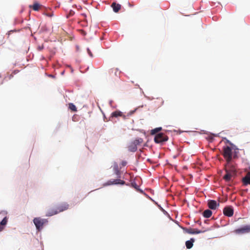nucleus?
<instances>
[{
  "label": "nucleus",
  "instance_id": "obj_1",
  "mask_svg": "<svg viewBox=\"0 0 250 250\" xmlns=\"http://www.w3.org/2000/svg\"><path fill=\"white\" fill-rule=\"evenodd\" d=\"M69 205L67 203H63L56 208L49 209L46 213V216H51L59 212L67 210L69 208Z\"/></svg>",
  "mask_w": 250,
  "mask_h": 250
},
{
  "label": "nucleus",
  "instance_id": "obj_2",
  "mask_svg": "<svg viewBox=\"0 0 250 250\" xmlns=\"http://www.w3.org/2000/svg\"><path fill=\"white\" fill-rule=\"evenodd\" d=\"M143 142V139L141 138H136L132 141L128 145L127 148L130 152H134L137 150V146L140 145Z\"/></svg>",
  "mask_w": 250,
  "mask_h": 250
},
{
  "label": "nucleus",
  "instance_id": "obj_3",
  "mask_svg": "<svg viewBox=\"0 0 250 250\" xmlns=\"http://www.w3.org/2000/svg\"><path fill=\"white\" fill-rule=\"evenodd\" d=\"M223 155L229 164L232 159V148L229 146H224L223 148Z\"/></svg>",
  "mask_w": 250,
  "mask_h": 250
},
{
  "label": "nucleus",
  "instance_id": "obj_4",
  "mask_svg": "<svg viewBox=\"0 0 250 250\" xmlns=\"http://www.w3.org/2000/svg\"><path fill=\"white\" fill-rule=\"evenodd\" d=\"M168 137L163 133H158L154 137V142L157 144H162L167 141Z\"/></svg>",
  "mask_w": 250,
  "mask_h": 250
},
{
  "label": "nucleus",
  "instance_id": "obj_5",
  "mask_svg": "<svg viewBox=\"0 0 250 250\" xmlns=\"http://www.w3.org/2000/svg\"><path fill=\"white\" fill-rule=\"evenodd\" d=\"M226 174L224 176V179L227 181L231 180L232 177L235 174L236 170L234 167H232L230 169H229L228 167L226 168Z\"/></svg>",
  "mask_w": 250,
  "mask_h": 250
},
{
  "label": "nucleus",
  "instance_id": "obj_6",
  "mask_svg": "<svg viewBox=\"0 0 250 250\" xmlns=\"http://www.w3.org/2000/svg\"><path fill=\"white\" fill-rule=\"evenodd\" d=\"M34 223L38 230L42 229L43 225L47 221L46 219H41L40 218H35L33 220Z\"/></svg>",
  "mask_w": 250,
  "mask_h": 250
},
{
  "label": "nucleus",
  "instance_id": "obj_7",
  "mask_svg": "<svg viewBox=\"0 0 250 250\" xmlns=\"http://www.w3.org/2000/svg\"><path fill=\"white\" fill-rule=\"evenodd\" d=\"M234 231L238 234L250 233V225H246L241 228L235 229Z\"/></svg>",
  "mask_w": 250,
  "mask_h": 250
},
{
  "label": "nucleus",
  "instance_id": "obj_8",
  "mask_svg": "<svg viewBox=\"0 0 250 250\" xmlns=\"http://www.w3.org/2000/svg\"><path fill=\"white\" fill-rule=\"evenodd\" d=\"M182 229L185 232L188 233V234H192L203 233L207 231V230H198L197 229H192V228H182Z\"/></svg>",
  "mask_w": 250,
  "mask_h": 250
},
{
  "label": "nucleus",
  "instance_id": "obj_9",
  "mask_svg": "<svg viewBox=\"0 0 250 250\" xmlns=\"http://www.w3.org/2000/svg\"><path fill=\"white\" fill-rule=\"evenodd\" d=\"M223 213L228 217H231L233 214V209L231 206L226 207L223 209Z\"/></svg>",
  "mask_w": 250,
  "mask_h": 250
},
{
  "label": "nucleus",
  "instance_id": "obj_10",
  "mask_svg": "<svg viewBox=\"0 0 250 250\" xmlns=\"http://www.w3.org/2000/svg\"><path fill=\"white\" fill-rule=\"evenodd\" d=\"M125 184V182L124 181L117 179L113 180V181H111V180L108 181L106 183L104 184V186H110V185H114V184L124 185Z\"/></svg>",
  "mask_w": 250,
  "mask_h": 250
},
{
  "label": "nucleus",
  "instance_id": "obj_11",
  "mask_svg": "<svg viewBox=\"0 0 250 250\" xmlns=\"http://www.w3.org/2000/svg\"><path fill=\"white\" fill-rule=\"evenodd\" d=\"M208 205L210 209H215L219 206V204L215 200H210L208 201Z\"/></svg>",
  "mask_w": 250,
  "mask_h": 250
},
{
  "label": "nucleus",
  "instance_id": "obj_12",
  "mask_svg": "<svg viewBox=\"0 0 250 250\" xmlns=\"http://www.w3.org/2000/svg\"><path fill=\"white\" fill-rule=\"evenodd\" d=\"M114 12L117 13L119 12L121 8V5L119 4H117L116 2H113L111 5Z\"/></svg>",
  "mask_w": 250,
  "mask_h": 250
},
{
  "label": "nucleus",
  "instance_id": "obj_13",
  "mask_svg": "<svg viewBox=\"0 0 250 250\" xmlns=\"http://www.w3.org/2000/svg\"><path fill=\"white\" fill-rule=\"evenodd\" d=\"M242 181L245 185H250V171L247 173L246 176L243 178Z\"/></svg>",
  "mask_w": 250,
  "mask_h": 250
},
{
  "label": "nucleus",
  "instance_id": "obj_14",
  "mask_svg": "<svg viewBox=\"0 0 250 250\" xmlns=\"http://www.w3.org/2000/svg\"><path fill=\"white\" fill-rule=\"evenodd\" d=\"M195 240L193 238H191L190 240L187 241L186 242V246L187 249H190L193 246V243L194 242Z\"/></svg>",
  "mask_w": 250,
  "mask_h": 250
},
{
  "label": "nucleus",
  "instance_id": "obj_15",
  "mask_svg": "<svg viewBox=\"0 0 250 250\" xmlns=\"http://www.w3.org/2000/svg\"><path fill=\"white\" fill-rule=\"evenodd\" d=\"M212 215V211L209 209H206L203 212V216L205 218H209Z\"/></svg>",
  "mask_w": 250,
  "mask_h": 250
},
{
  "label": "nucleus",
  "instance_id": "obj_16",
  "mask_svg": "<svg viewBox=\"0 0 250 250\" xmlns=\"http://www.w3.org/2000/svg\"><path fill=\"white\" fill-rule=\"evenodd\" d=\"M41 5L38 3L35 2L34 3V4L32 6H30V7H32L33 9L35 11H38L41 7Z\"/></svg>",
  "mask_w": 250,
  "mask_h": 250
},
{
  "label": "nucleus",
  "instance_id": "obj_17",
  "mask_svg": "<svg viewBox=\"0 0 250 250\" xmlns=\"http://www.w3.org/2000/svg\"><path fill=\"white\" fill-rule=\"evenodd\" d=\"M131 184L132 187H133L136 190L142 193H143V191L139 188V187L136 184L135 182H132Z\"/></svg>",
  "mask_w": 250,
  "mask_h": 250
},
{
  "label": "nucleus",
  "instance_id": "obj_18",
  "mask_svg": "<svg viewBox=\"0 0 250 250\" xmlns=\"http://www.w3.org/2000/svg\"><path fill=\"white\" fill-rule=\"evenodd\" d=\"M111 116H112V117H114L122 116V113L119 111H115L112 113Z\"/></svg>",
  "mask_w": 250,
  "mask_h": 250
},
{
  "label": "nucleus",
  "instance_id": "obj_19",
  "mask_svg": "<svg viewBox=\"0 0 250 250\" xmlns=\"http://www.w3.org/2000/svg\"><path fill=\"white\" fill-rule=\"evenodd\" d=\"M114 170L116 174L117 175L118 177H120V171L119 169L118 166L117 164H115L114 166Z\"/></svg>",
  "mask_w": 250,
  "mask_h": 250
},
{
  "label": "nucleus",
  "instance_id": "obj_20",
  "mask_svg": "<svg viewBox=\"0 0 250 250\" xmlns=\"http://www.w3.org/2000/svg\"><path fill=\"white\" fill-rule=\"evenodd\" d=\"M161 130H162L161 127H157V128H155L152 129L151 130V134H156V133L159 132Z\"/></svg>",
  "mask_w": 250,
  "mask_h": 250
},
{
  "label": "nucleus",
  "instance_id": "obj_21",
  "mask_svg": "<svg viewBox=\"0 0 250 250\" xmlns=\"http://www.w3.org/2000/svg\"><path fill=\"white\" fill-rule=\"evenodd\" d=\"M69 108L72 111H77V108H76V106L72 103H70L69 104Z\"/></svg>",
  "mask_w": 250,
  "mask_h": 250
},
{
  "label": "nucleus",
  "instance_id": "obj_22",
  "mask_svg": "<svg viewBox=\"0 0 250 250\" xmlns=\"http://www.w3.org/2000/svg\"><path fill=\"white\" fill-rule=\"evenodd\" d=\"M7 220H8V219H7V217H5L2 219V220L1 221L0 225L2 226L5 225L7 223Z\"/></svg>",
  "mask_w": 250,
  "mask_h": 250
},
{
  "label": "nucleus",
  "instance_id": "obj_23",
  "mask_svg": "<svg viewBox=\"0 0 250 250\" xmlns=\"http://www.w3.org/2000/svg\"><path fill=\"white\" fill-rule=\"evenodd\" d=\"M74 12L73 10H70L69 13V16H72L74 14Z\"/></svg>",
  "mask_w": 250,
  "mask_h": 250
},
{
  "label": "nucleus",
  "instance_id": "obj_24",
  "mask_svg": "<svg viewBox=\"0 0 250 250\" xmlns=\"http://www.w3.org/2000/svg\"><path fill=\"white\" fill-rule=\"evenodd\" d=\"M43 48V45H42V46H39L38 47V49L40 51L42 50V49Z\"/></svg>",
  "mask_w": 250,
  "mask_h": 250
},
{
  "label": "nucleus",
  "instance_id": "obj_25",
  "mask_svg": "<svg viewBox=\"0 0 250 250\" xmlns=\"http://www.w3.org/2000/svg\"><path fill=\"white\" fill-rule=\"evenodd\" d=\"M127 164V162L126 161H123L122 162V165L123 166H125Z\"/></svg>",
  "mask_w": 250,
  "mask_h": 250
},
{
  "label": "nucleus",
  "instance_id": "obj_26",
  "mask_svg": "<svg viewBox=\"0 0 250 250\" xmlns=\"http://www.w3.org/2000/svg\"><path fill=\"white\" fill-rule=\"evenodd\" d=\"M87 51H88V54H89V55L92 57V54L91 52H90L89 49H88V48L87 49Z\"/></svg>",
  "mask_w": 250,
  "mask_h": 250
},
{
  "label": "nucleus",
  "instance_id": "obj_27",
  "mask_svg": "<svg viewBox=\"0 0 250 250\" xmlns=\"http://www.w3.org/2000/svg\"><path fill=\"white\" fill-rule=\"evenodd\" d=\"M4 229V227L1 225H0V231H2Z\"/></svg>",
  "mask_w": 250,
  "mask_h": 250
}]
</instances>
